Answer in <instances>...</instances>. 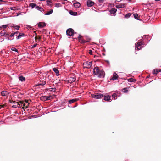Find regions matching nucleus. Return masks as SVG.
I'll list each match as a JSON object with an SVG mask.
<instances>
[{
    "mask_svg": "<svg viewBox=\"0 0 161 161\" xmlns=\"http://www.w3.org/2000/svg\"><path fill=\"white\" fill-rule=\"evenodd\" d=\"M8 36H9V34H7V33H5V36H4L5 37H8V40H11L13 39H11V38H9L8 37Z\"/></svg>",
    "mask_w": 161,
    "mask_h": 161,
    "instance_id": "473e14b6",
    "label": "nucleus"
},
{
    "mask_svg": "<svg viewBox=\"0 0 161 161\" xmlns=\"http://www.w3.org/2000/svg\"><path fill=\"white\" fill-rule=\"evenodd\" d=\"M81 36L80 35H79L78 37L79 41L80 42H81L82 43H84L86 42H88V41H86L83 39H81Z\"/></svg>",
    "mask_w": 161,
    "mask_h": 161,
    "instance_id": "1a4fd4ad",
    "label": "nucleus"
},
{
    "mask_svg": "<svg viewBox=\"0 0 161 161\" xmlns=\"http://www.w3.org/2000/svg\"><path fill=\"white\" fill-rule=\"evenodd\" d=\"M12 107L14 108H17L18 107H19L18 106V105H13L12 106Z\"/></svg>",
    "mask_w": 161,
    "mask_h": 161,
    "instance_id": "a19ab883",
    "label": "nucleus"
},
{
    "mask_svg": "<svg viewBox=\"0 0 161 161\" xmlns=\"http://www.w3.org/2000/svg\"><path fill=\"white\" fill-rule=\"evenodd\" d=\"M21 14V13H19V14H18L17 15V16H18V15H20Z\"/></svg>",
    "mask_w": 161,
    "mask_h": 161,
    "instance_id": "13d9d810",
    "label": "nucleus"
},
{
    "mask_svg": "<svg viewBox=\"0 0 161 161\" xmlns=\"http://www.w3.org/2000/svg\"><path fill=\"white\" fill-rule=\"evenodd\" d=\"M47 4H49L50 3H51V1L50 0H47Z\"/></svg>",
    "mask_w": 161,
    "mask_h": 161,
    "instance_id": "c03bdc74",
    "label": "nucleus"
},
{
    "mask_svg": "<svg viewBox=\"0 0 161 161\" xmlns=\"http://www.w3.org/2000/svg\"><path fill=\"white\" fill-rule=\"evenodd\" d=\"M36 9L39 10V11H40L41 12L44 11V9L42 8L41 7L36 6Z\"/></svg>",
    "mask_w": 161,
    "mask_h": 161,
    "instance_id": "bb28decb",
    "label": "nucleus"
},
{
    "mask_svg": "<svg viewBox=\"0 0 161 161\" xmlns=\"http://www.w3.org/2000/svg\"><path fill=\"white\" fill-rule=\"evenodd\" d=\"M18 35V34H15V35H14V36H16V35Z\"/></svg>",
    "mask_w": 161,
    "mask_h": 161,
    "instance_id": "bf43d9fd",
    "label": "nucleus"
},
{
    "mask_svg": "<svg viewBox=\"0 0 161 161\" xmlns=\"http://www.w3.org/2000/svg\"><path fill=\"white\" fill-rule=\"evenodd\" d=\"M72 11H71L70 12V14L72 15H75V14H74L73 13H72Z\"/></svg>",
    "mask_w": 161,
    "mask_h": 161,
    "instance_id": "8fccbe9b",
    "label": "nucleus"
},
{
    "mask_svg": "<svg viewBox=\"0 0 161 161\" xmlns=\"http://www.w3.org/2000/svg\"><path fill=\"white\" fill-rule=\"evenodd\" d=\"M105 73L103 70H101L99 72L98 75H97L99 78H104L105 76Z\"/></svg>",
    "mask_w": 161,
    "mask_h": 161,
    "instance_id": "423d86ee",
    "label": "nucleus"
},
{
    "mask_svg": "<svg viewBox=\"0 0 161 161\" xmlns=\"http://www.w3.org/2000/svg\"><path fill=\"white\" fill-rule=\"evenodd\" d=\"M72 13H73V14H75V15H77V13L76 12H72Z\"/></svg>",
    "mask_w": 161,
    "mask_h": 161,
    "instance_id": "864d4df0",
    "label": "nucleus"
},
{
    "mask_svg": "<svg viewBox=\"0 0 161 161\" xmlns=\"http://www.w3.org/2000/svg\"><path fill=\"white\" fill-rule=\"evenodd\" d=\"M146 36H146V35H144V36H143V38H145V37H146Z\"/></svg>",
    "mask_w": 161,
    "mask_h": 161,
    "instance_id": "4d7b16f0",
    "label": "nucleus"
},
{
    "mask_svg": "<svg viewBox=\"0 0 161 161\" xmlns=\"http://www.w3.org/2000/svg\"><path fill=\"white\" fill-rule=\"evenodd\" d=\"M100 71L98 67L96 66L93 69V73L95 75H97L99 73Z\"/></svg>",
    "mask_w": 161,
    "mask_h": 161,
    "instance_id": "39448f33",
    "label": "nucleus"
},
{
    "mask_svg": "<svg viewBox=\"0 0 161 161\" xmlns=\"http://www.w3.org/2000/svg\"><path fill=\"white\" fill-rule=\"evenodd\" d=\"M53 70L56 73V75L58 76L59 75V71L57 68H54L53 69Z\"/></svg>",
    "mask_w": 161,
    "mask_h": 161,
    "instance_id": "f8f14e48",
    "label": "nucleus"
},
{
    "mask_svg": "<svg viewBox=\"0 0 161 161\" xmlns=\"http://www.w3.org/2000/svg\"><path fill=\"white\" fill-rule=\"evenodd\" d=\"M117 96V94L116 93H114L112 95V97H114V100L116 99V97Z\"/></svg>",
    "mask_w": 161,
    "mask_h": 161,
    "instance_id": "72a5a7b5",
    "label": "nucleus"
},
{
    "mask_svg": "<svg viewBox=\"0 0 161 161\" xmlns=\"http://www.w3.org/2000/svg\"><path fill=\"white\" fill-rule=\"evenodd\" d=\"M131 15V13H128L125 15V17L126 18H128Z\"/></svg>",
    "mask_w": 161,
    "mask_h": 161,
    "instance_id": "7c9ffc66",
    "label": "nucleus"
},
{
    "mask_svg": "<svg viewBox=\"0 0 161 161\" xmlns=\"http://www.w3.org/2000/svg\"><path fill=\"white\" fill-rule=\"evenodd\" d=\"M20 28V26L18 25H16L14 26V28L15 29L19 30V28Z\"/></svg>",
    "mask_w": 161,
    "mask_h": 161,
    "instance_id": "e433bc0d",
    "label": "nucleus"
},
{
    "mask_svg": "<svg viewBox=\"0 0 161 161\" xmlns=\"http://www.w3.org/2000/svg\"><path fill=\"white\" fill-rule=\"evenodd\" d=\"M80 4L78 2L75 3H74V7L76 8H79L80 6Z\"/></svg>",
    "mask_w": 161,
    "mask_h": 161,
    "instance_id": "f3484780",
    "label": "nucleus"
},
{
    "mask_svg": "<svg viewBox=\"0 0 161 161\" xmlns=\"http://www.w3.org/2000/svg\"><path fill=\"white\" fill-rule=\"evenodd\" d=\"M25 102L26 103H28V100H25Z\"/></svg>",
    "mask_w": 161,
    "mask_h": 161,
    "instance_id": "6e6d98bb",
    "label": "nucleus"
},
{
    "mask_svg": "<svg viewBox=\"0 0 161 161\" xmlns=\"http://www.w3.org/2000/svg\"><path fill=\"white\" fill-rule=\"evenodd\" d=\"M67 35L69 36H72L74 34V31L71 28L68 29L66 31Z\"/></svg>",
    "mask_w": 161,
    "mask_h": 161,
    "instance_id": "f03ea898",
    "label": "nucleus"
},
{
    "mask_svg": "<svg viewBox=\"0 0 161 161\" xmlns=\"http://www.w3.org/2000/svg\"><path fill=\"white\" fill-rule=\"evenodd\" d=\"M26 28L28 29H31L32 28V27L29 25H26Z\"/></svg>",
    "mask_w": 161,
    "mask_h": 161,
    "instance_id": "ea45409f",
    "label": "nucleus"
},
{
    "mask_svg": "<svg viewBox=\"0 0 161 161\" xmlns=\"http://www.w3.org/2000/svg\"><path fill=\"white\" fill-rule=\"evenodd\" d=\"M52 75H48V77H49V79H50V78H52Z\"/></svg>",
    "mask_w": 161,
    "mask_h": 161,
    "instance_id": "5fc2aeb1",
    "label": "nucleus"
},
{
    "mask_svg": "<svg viewBox=\"0 0 161 161\" xmlns=\"http://www.w3.org/2000/svg\"><path fill=\"white\" fill-rule=\"evenodd\" d=\"M40 1H44V0H39Z\"/></svg>",
    "mask_w": 161,
    "mask_h": 161,
    "instance_id": "e2e57ef3",
    "label": "nucleus"
},
{
    "mask_svg": "<svg viewBox=\"0 0 161 161\" xmlns=\"http://www.w3.org/2000/svg\"><path fill=\"white\" fill-rule=\"evenodd\" d=\"M30 5L31 7L32 8H34L36 6V4L31 3H30Z\"/></svg>",
    "mask_w": 161,
    "mask_h": 161,
    "instance_id": "c756f323",
    "label": "nucleus"
},
{
    "mask_svg": "<svg viewBox=\"0 0 161 161\" xmlns=\"http://www.w3.org/2000/svg\"><path fill=\"white\" fill-rule=\"evenodd\" d=\"M4 107V106L3 105H0V109H1L2 108H3Z\"/></svg>",
    "mask_w": 161,
    "mask_h": 161,
    "instance_id": "603ef678",
    "label": "nucleus"
},
{
    "mask_svg": "<svg viewBox=\"0 0 161 161\" xmlns=\"http://www.w3.org/2000/svg\"><path fill=\"white\" fill-rule=\"evenodd\" d=\"M78 100V99L77 98L72 99L69 101V103L70 104H71L74 103L75 102L77 101Z\"/></svg>",
    "mask_w": 161,
    "mask_h": 161,
    "instance_id": "dca6fc26",
    "label": "nucleus"
},
{
    "mask_svg": "<svg viewBox=\"0 0 161 161\" xmlns=\"http://www.w3.org/2000/svg\"><path fill=\"white\" fill-rule=\"evenodd\" d=\"M118 77V75L115 73H114L113 76L112 78V79L114 80H116Z\"/></svg>",
    "mask_w": 161,
    "mask_h": 161,
    "instance_id": "a211bd4d",
    "label": "nucleus"
},
{
    "mask_svg": "<svg viewBox=\"0 0 161 161\" xmlns=\"http://www.w3.org/2000/svg\"><path fill=\"white\" fill-rule=\"evenodd\" d=\"M92 96L93 97L97 99L103 97V95L100 93H97L92 94Z\"/></svg>",
    "mask_w": 161,
    "mask_h": 161,
    "instance_id": "f257e3e1",
    "label": "nucleus"
},
{
    "mask_svg": "<svg viewBox=\"0 0 161 161\" xmlns=\"http://www.w3.org/2000/svg\"><path fill=\"white\" fill-rule=\"evenodd\" d=\"M53 12V10L51 9L50 11L47 12L46 13L44 14L45 15H49L51 14Z\"/></svg>",
    "mask_w": 161,
    "mask_h": 161,
    "instance_id": "c85d7f7f",
    "label": "nucleus"
},
{
    "mask_svg": "<svg viewBox=\"0 0 161 161\" xmlns=\"http://www.w3.org/2000/svg\"><path fill=\"white\" fill-rule=\"evenodd\" d=\"M23 101H20L19 102H17V104L19 105V106L22 105V104H23Z\"/></svg>",
    "mask_w": 161,
    "mask_h": 161,
    "instance_id": "f704fd0d",
    "label": "nucleus"
},
{
    "mask_svg": "<svg viewBox=\"0 0 161 161\" xmlns=\"http://www.w3.org/2000/svg\"><path fill=\"white\" fill-rule=\"evenodd\" d=\"M29 103H28L27 105H26L24 102H23V104H22V106L23 107H22V108L24 109L25 108H28V106L29 105Z\"/></svg>",
    "mask_w": 161,
    "mask_h": 161,
    "instance_id": "aec40b11",
    "label": "nucleus"
},
{
    "mask_svg": "<svg viewBox=\"0 0 161 161\" xmlns=\"http://www.w3.org/2000/svg\"><path fill=\"white\" fill-rule=\"evenodd\" d=\"M75 80L76 79L75 78L71 77L69 79V81L70 83H72L75 81Z\"/></svg>",
    "mask_w": 161,
    "mask_h": 161,
    "instance_id": "a878e982",
    "label": "nucleus"
},
{
    "mask_svg": "<svg viewBox=\"0 0 161 161\" xmlns=\"http://www.w3.org/2000/svg\"><path fill=\"white\" fill-rule=\"evenodd\" d=\"M94 4V2L91 1H88L87 2V5L88 7H90L92 6Z\"/></svg>",
    "mask_w": 161,
    "mask_h": 161,
    "instance_id": "9d476101",
    "label": "nucleus"
},
{
    "mask_svg": "<svg viewBox=\"0 0 161 161\" xmlns=\"http://www.w3.org/2000/svg\"><path fill=\"white\" fill-rule=\"evenodd\" d=\"M123 90H124V91L125 92H126L128 91V90H127V89L125 88H124L123 89Z\"/></svg>",
    "mask_w": 161,
    "mask_h": 161,
    "instance_id": "de8ad7c7",
    "label": "nucleus"
},
{
    "mask_svg": "<svg viewBox=\"0 0 161 161\" xmlns=\"http://www.w3.org/2000/svg\"><path fill=\"white\" fill-rule=\"evenodd\" d=\"M99 2L101 3H103L104 1V0H98Z\"/></svg>",
    "mask_w": 161,
    "mask_h": 161,
    "instance_id": "09e8293b",
    "label": "nucleus"
},
{
    "mask_svg": "<svg viewBox=\"0 0 161 161\" xmlns=\"http://www.w3.org/2000/svg\"><path fill=\"white\" fill-rule=\"evenodd\" d=\"M6 30H3L1 31L0 32V34L1 36H5V34L6 33Z\"/></svg>",
    "mask_w": 161,
    "mask_h": 161,
    "instance_id": "5701e85b",
    "label": "nucleus"
},
{
    "mask_svg": "<svg viewBox=\"0 0 161 161\" xmlns=\"http://www.w3.org/2000/svg\"><path fill=\"white\" fill-rule=\"evenodd\" d=\"M4 40V39L2 38V37H0V42H2V41H3Z\"/></svg>",
    "mask_w": 161,
    "mask_h": 161,
    "instance_id": "49530a36",
    "label": "nucleus"
},
{
    "mask_svg": "<svg viewBox=\"0 0 161 161\" xmlns=\"http://www.w3.org/2000/svg\"><path fill=\"white\" fill-rule=\"evenodd\" d=\"M9 94V93L6 91H3L1 92V95L3 96H7Z\"/></svg>",
    "mask_w": 161,
    "mask_h": 161,
    "instance_id": "6e6552de",
    "label": "nucleus"
},
{
    "mask_svg": "<svg viewBox=\"0 0 161 161\" xmlns=\"http://www.w3.org/2000/svg\"><path fill=\"white\" fill-rule=\"evenodd\" d=\"M37 45V44H35L32 46L31 47L32 48H33L35 47Z\"/></svg>",
    "mask_w": 161,
    "mask_h": 161,
    "instance_id": "79ce46f5",
    "label": "nucleus"
},
{
    "mask_svg": "<svg viewBox=\"0 0 161 161\" xmlns=\"http://www.w3.org/2000/svg\"><path fill=\"white\" fill-rule=\"evenodd\" d=\"M60 4L59 3H57L55 4V6L57 7H59Z\"/></svg>",
    "mask_w": 161,
    "mask_h": 161,
    "instance_id": "37998d69",
    "label": "nucleus"
},
{
    "mask_svg": "<svg viewBox=\"0 0 161 161\" xmlns=\"http://www.w3.org/2000/svg\"><path fill=\"white\" fill-rule=\"evenodd\" d=\"M11 50L12 51H15L18 52V50L16 49L14 47H13L11 48Z\"/></svg>",
    "mask_w": 161,
    "mask_h": 161,
    "instance_id": "c9c22d12",
    "label": "nucleus"
},
{
    "mask_svg": "<svg viewBox=\"0 0 161 161\" xmlns=\"http://www.w3.org/2000/svg\"><path fill=\"white\" fill-rule=\"evenodd\" d=\"M144 43V42L142 41H141L140 42L137 43L136 46L137 49L138 50H140L142 47V46L143 45Z\"/></svg>",
    "mask_w": 161,
    "mask_h": 161,
    "instance_id": "20e7f679",
    "label": "nucleus"
},
{
    "mask_svg": "<svg viewBox=\"0 0 161 161\" xmlns=\"http://www.w3.org/2000/svg\"><path fill=\"white\" fill-rule=\"evenodd\" d=\"M128 81L129 82H135L136 81V80L135 79H133L132 78H130L128 79Z\"/></svg>",
    "mask_w": 161,
    "mask_h": 161,
    "instance_id": "393cba45",
    "label": "nucleus"
},
{
    "mask_svg": "<svg viewBox=\"0 0 161 161\" xmlns=\"http://www.w3.org/2000/svg\"><path fill=\"white\" fill-rule=\"evenodd\" d=\"M37 25L39 28H41L45 26L46 24L43 22H39L37 24Z\"/></svg>",
    "mask_w": 161,
    "mask_h": 161,
    "instance_id": "0eeeda50",
    "label": "nucleus"
},
{
    "mask_svg": "<svg viewBox=\"0 0 161 161\" xmlns=\"http://www.w3.org/2000/svg\"><path fill=\"white\" fill-rule=\"evenodd\" d=\"M19 33V32H18V31L14 32V33H12L10 35V36L11 37H12L13 36H14L15 35V34H18Z\"/></svg>",
    "mask_w": 161,
    "mask_h": 161,
    "instance_id": "2f4dec72",
    "label": "nucleus"
},
{
    "mask_svg": "<svg viewBox=\"0 0 161 161\" xmlns=\"http://www.w3.org/2000/svg\"><path fill=\"white\" fill-rule=\"evenodd\" d=\"M116 11L117 9L116 8H112L110 10V12L111 14H113L116 12Z\"/></svg>",
    "mask_w": 161,
    "mask_h": 161,
    "instance_id": "ddd939ff",
    "label": "nucleus"
},
{
    "mask_svg": "<svg viewBox=\"0 0 161 161\" xmlns=\"http://www.w3.org/2000/svg\"><path fill=\"white\" fill-rule=\"evenodd\" d=\"M7 26H8V25H2V27L4 29H5V28H6Z\"/></svg>",
    "mask_w": 161,
    "mask_h": 161,
    "instance_id": "58836bf2",
    "label": "nucleus"
},
{
    "mask_svg": "<svg viewBox=\"0 0 161 161\" xmlns=\"http://www.w3.org/2000/svg\"><path fill=\"white\" fill-rule=\"evenodd\" d=\"M92 64V62H88L86 61L83 64V66L84 68H90Z\"/></svg>",
    "mask_w": 161,
    "mask_h": 161,
    "instance_id": "7ed1b4c3",
    "label": "nucleus"
},
{
    "mask_svg": "<svg viewBox=\"0 0 161 161\" xmlns=\"http://www.w3.org/2000/svg\"><path fill=\"white\" fill-rule=\"evenodd\" d=\"M19 80L22 82L24 81L25 80V78L23 76L21 75L19 77Z\"/></svg>",
    "mask_w": 161,
    "mask_h": 161,
    "instance_id": "4468645a",
    "label": "nucleus"
},
{
    "mask_svg": "<svg viewBox=\"0 0 161 161\" xmlns=\"http://www.w3.org/2000/svg\"><path fill=\"white\" fill-rule=\"evenodd\" d=\"M158 72H159V69H156L153 70L152 73L153 74L156 75Z\"/></svg>",
    "mask_w": 161,
    "mask_h": 161,
    "instance_id": "412c9836",
    "label": "nucleus"
},
{
    "mask_svg": "<svg viewBox=\"0 0 161 161\" xmlns=\"http://www.w3.org/2000/svg\"><path fill=\"white\" fill-rule=\"evenodd\" d=\"M46 83L45 81H43L42 83H41L40 85H44Z\"/></svg>",
    "mask_w": 161,
    "mask_h": 161,
    "instance_id": "4c0bfd02",
    "label": "nucleus"
},
{
    "mask_svg": "<svg viewBox=\"0 0 161 161\" xmlns=\"http://www.w3.org/2000/svg\"><path fill=\"white\" fill-rule=\"evenodd\" d=\"M125 5V4H120L119 5H116V7L118 8H121L124 7Z\"/></svg>",
    "mask_w": 161,
    "mask_h": 161,
    "instance_id": "4be33fe9",
    "label": "nucleus"
},
{
    "mask_svg": "<svg viewBox=\"0 0 161 161\" xmlns=\"http://www.w3.org/2000/svg\"><path fill=\"white\" fill-rule=\"evenodd\" d=\"M18 34L19 35H16V39H20L22 36L24 35V34L23 33H19Z\"/></svg>",
    "mask_w": 161,
    "mask_h": 161,
    "instance_id": "6ab92c4d",
    "label": "nucleus"
},
{
    "mask_svg": "<svg viewBox=\"0 0 161 161\" xmlns=\"http://www.w3.org/2000/svg\"><path fill=\"white\" fill-rule=\"evenodd\" d=\"M72 11H71L70 12V14L72 15H75V14H74L73 13H72Z\"/></svg>",
    "mask_w": 161,
    "mask_h": 161,
    "instance_id": "3c124183",
    "label": "nucleus"
},
{
    "mask_svg": "<svg viewBox=\"0 0 161 161\" xmlns=\"http://www.w3.org/2000/svg\"><path fill=\"white\" fill-rule=\"evenodd\" d=\"M159 72H161V69L160 70H159Z\"/></svg>",
    "mask_w": 161,
    "mask_h": 161,
    "instance_id": "680f3d73",
    "label": "nucleus"
},
{
    "mask_svg": "<svg viewBox=\"0 0 161 161\" xmlns=\"http://www.w3.org/2000/svg\"><path fill=\"white\" fill-rule=\"evenodd\" d=\"M10 9L12 10L15 11L16 10H18L20 9L18 7H13L10 8Z\"/></svg>",
    "mask_w": 161,
    "mask_h": 161,
    "instance_id": "b1692460",
    "label": "nucleus"
},
{
    "mask_svg": "<svg viewBox=\"0 0 161 161\" xmlns=\"http://www.w3.org/2000/svg\"><path fill=\"white\" fill-rule=\"evenodd\" d=\"M89 53L90 54V55H92V51L91 50H90L89 51Z\"/></svg>",
    "mask_w": 161,
    "mask_h": 161,
    "instance_id": "a18cd8bd",
    "label": "nucleus"
},
{
    "mask_svg": "<svg viewBox=\"0 0 161 161\" xmlns=\"http://www.w3.org/2000/svg\"><path fill=\"white\" fill-rule=\"evenodd\" d=\"M133 15L134 16V18L138 20H141V19H138V17L139 16H138V15L137 14H133Z\"/></svg>",
    "mask_w": 161,
    "mask_h": 161,
    "instance_id": "cd10ccee",
    "label": "nucleus"
},
{
    "mask_svg": "<svg viewBox=\"0 0 161 161\" xmlns=\"http://www.w3.org/2000/svg\"><path fill=\"white\" fill-rule=\"evenodd\" d=\"M111 97L109 96H107L104 97V99L108 101H109L111 100Z\"/></svg>",
    "mask_w": 161,
    "mask_h": 161,
    "instance_id": "2eb2a0df",
    "label": "nucleus"
},
{
    "mask_svg": "<svg viewBox=\"0 0 161 161\" xmlns=\"http://www.w3.org/2000/svg\"><path fill=\"white\" fill-rule=\"evenodd\" d=\"M50 96H43L41 97V99L44 100H47L50 99Z\"/></svg>",
    "mask_w": 161,
    "mask_h": 161,
    "instance_id": "9b49d317",
    "label": "nucleus"
},
{
    "mask_svg": "<svg viewBox=\"0 0 161 161\" xmlns=\"http://www.w3.org/2000/svg\"><path fill=\"white\" fill-rule=\"evenodd\" d=\"M35 39H37V37H35Z\"/></svg>",
    "mask_w": 161,
    "mask_h": 161,
    "instance_id": "052dcab7",
    "label": "nucleus"
},
{
    "mask_svg": "<svg viewBox=\"0 0 161 161\" xmlns=\"http://www.w3.org/2000/svg\"><path fill=\"white\" fill-rule=\"evenodd\" d=\"M129 1H130L131 0H129Z\"/></svg>",
    "mask_w": 161,
    "mask_h": 161,
    "instance_id": "0e129e2a",
    "label": "nucleus"
}]
</instances>
